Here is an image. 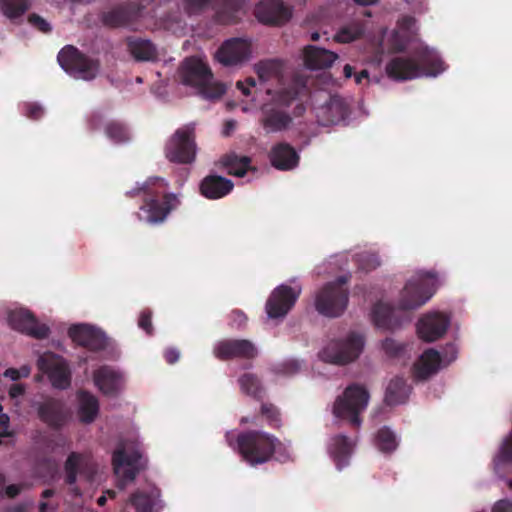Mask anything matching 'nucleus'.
<instances>
[{
  "label": "nucleus",
  "instance_id": "34",
  "mask_svg": "<svg viewBox=\"0 0 512 512\" xmlns=\"http://www.w3.org/2000/svg\"><path fill=\"white\" fill-rule=\"evenodd\" d=\"M394 308L384 302H377L372 309V319L374 324L386 330H393L400 325L398 319L394 316Z\"/></svg>",
  "mask_w": 512,
  "mask_h": 512
},
{
  "label": "nucleus",
  "instance_id": "39",
  "mask_svg": "<svg viewBox=\"0 0 512 512\" xmlns=\"http://www.w3.org/2000/svg\"><path fill=\"white\" fill-rule=\"evenodd\" d=\"M104 132L116 144L125 143L130 139L129 130L126 125L117 120L107 122L104 126Z\"/></svg>",
  "mask_w": 512,
  "mask_h": 512
},
{
  "label": "nucleus",
  "instance_id": "52",
  "mask_svg": "<svg viewBox=\"0 0 512 512\" xmlns=\"http://www.w3.org/2000/svg\"><path fill=\"white\" fill-rule=\"evenodd\" d=\"M382 347L390 356H397L402 350L401 346L391 338H386L382 343Z\"/></svg>",
  "mask_w": 512,
  "mask_h": 512
},
{
  "label": "nucleus",
  "instance_id": "29",
  "mask_svg": "<svg viewBox=\"0 0 512 512\" xmlns=\"http://www.w3.org/2000/svg\"><path fill=\"white\" fill-rule=\"evenodd\" d=\"M78 418L83 424H90L95 421L99 414V401L95 395L86 390L77 392Z\"/></svg>",
  "mask_w": 512,
  "mask_h": 512
},
{
  "label": "nucleus",
  "instance_id": "9",
  "mask_svg": "<svg viewBox=\"0 0 512 512\" xmlns=\"http://www.w3.org/2000/svg\"><path fill=\"white\" fill-rule=\"evenodd\" d=\"M195 124L189 123L178 128L167 140L164 153L173 163L191 164L196 158Z\"/></svg>",
  "mask_w": 512,
  "mask_h": 512
},
{
  "label": "nucleus",
  "instance_id": "44",
  "mask_svg": "<svg viewBox=\"0 0 512 512\" xmlns=\"http://www.w3.org/2000/svg\"><path fill=\"white\" fill-rule=\"evenodd\" d=\"M130 503L138 512H150L153 508L150 496L141 491H136L130 496Z\"/></svg>",
  "mask_w": 512,
  "mask_h": 512
},
{
  "label": "nucleus",
  "instance_id": "17",
  "mask_svg": "<svg viewBox=\"0 0 512 512\" xmlns=\"http://www.w3.org/2000/svg\"><path fill=\"white\" fill-rule=\"evenodd\" d=\"M8 321L14 330L35 339L43 340L50 335V328L46 324L39 323L33 313L27 309L11 311L8 316Z\"/></svg>",
  "mask_w": 512,
  "mask_h": 512
},
{
  "label": "nucleus",
  "instance_id": "51",
  "mask_svg": "<svg viewBox=\"0 0 512 512\" xmlns=\"http://www.w3.org/2000/svg\"><path fill=\"white\" fill-rule=\"evenodd\" d=\"M299 369L300 365L296 360H288L282 363L277 371L284 375H294L299 371Z\"/></svg>",
  "mask_w": 512,
  "mask_h": 512
},
{
  "label": "nucleus",
  "instance_id": "62",
  "mask_svg": "<svg viewBox=\"0 0 512 512\" xmlns=\"http://www.w3.org/2000/svg\"><path fill=\"white\" fill-rule=\"evenodd\" d=\"M5 512H29L28 506L26 504H17L12 507H9L5 510Z\"/></svg>",
  "mask_w": 512,
  "mask_h": 512
},
{
  "label": "nucleus",
  "instance_id": "21",
  "mask_svg": "<svg viewBox=\"0 0 512 512\" xmlns=\"http://www.w3.org/2000/svg\"><path fill=\"white\" fill-rule=\"evenodd\" d=\"M255 15L261 23L283 25L292 17V10L281 0H264L257 5Z\"/></svg>",
  "mask_w": 512,
  "mask_h": 512
},
{
  "label": "nucleus",
  "instance_id": "57",
  "mask_svg": "<svg viewBox=\"0 0 512 512\" xmlns=\"http://www.w3.org/2000/svg\"><path fill=\"white\" fill-rule=\"evenodd\" d=\"M103 116L100 113H94L89 119V128L93 131L98 130L101 127Z\"/></svg>",
  "mask_w": 512,
  "mask_h": 512
},
{
  "label": "nucleus",
  "instance_id": "63",
  "mask_svg": "<svg viewBox=\"0 0 512 512\" xmlns=\"http://www.w3.org/2000/svg\"><path fill=\"white\" fill-rule=\"evenodd\" d=\"M235 126H236V122L234 120L226 121L224 130H223V134L228 136L230 134V132L234 130Z\"/></svg>",
  "mask_w": 512,
  "mask_h": 512
},
{
  "label": "nucleus",
  "instance_id": "14",
  "mask_svg": "<svg viewBox=\"0 0 512 512\" xmlns=\"http://www.w3.org/2000/svg\"><path fill=\"white\" fill-rule=\"evenodd\" d=\"M142 454L139 450L128 453L123 446L117 447L112 454V466L115 475L119 478V487L125 488L127 483L136 479L141 470L139 462Z\"/></svg>",
  "mask_w": 512,
  "mask_h": 512
},
{
  "label": "nucleus",
  "instance_id": "55",
  "mask_svg": "<svg viewBox=\"0 0 512 512\" xmlns=\"http://www.w3.org/2000/svg\"><path fill=\"white\" fill-rule=\"evenodd\" d=\"M492 512H512V501L506 499L497 501L493 506Z\"/></svg>",
  "mask_w": 512,
  "mask_h": 512
},
{
  "label": "nucleus",
  "instance_id": "24",
  "mask_svg": "<svg viewBox=\"0 0 512 512\" xmlns=\"http://www.w3.org/2000/svg\"><path fill=\"white\" fill-rule=\"evenodd\" d=\"M139 15V9L134 4H123L106 12L102 16L105 26L111 28L125 27L130 25Z\"/></svg>",
  "mask_w": 512,
  "mask_h": 512
},
{
  "label": "nucleus",
  "instance_id": "40",
  "mask_svg": "<svg viewBox=\"0 0 512 512\" xmlns=\"http://www.w3.org/2000/svg\"><path fill=\"white\" fill-rule=\"evenodd\" d=\"M28 9V0H0V11L10 20L21 17Z\"/></svg>",
  "mask_w": 512,
  "mask_h": 512
},
{
  "label": "nucleus",
  "instance_id": "46",
  "mask_svg": "<svg viewBox=\"0 0 512 512\" xmlns=\"http://www.w3.org/2000/svg\"><path fill=\"white\" fill-rule=\"evenodd\" d=\"M497 460L504 463L512 461V431L510 432L509 436L504 440Z\"/></svg>",
  "mask_w": 512,
  "mask_h": 512
},
{
  "label": "nucleus",
  "instance_id": "43",
  "mask_svg": "<svg viewBox=\"0 0 512 512\" xmlns=\"http://www.w3.org/2000/svg\"><path fill=\"white\" fill-rule=\"evenodd\" d=\"M261 415L266 419L269 426L279 428L281 426V414L279 409L272 403H262Z\"/></svg>",
  "mask_w": 512,
  "mask_h": 512
},
{
  "label": "nucleus",
  "instance_id": "61",
  "mask_svg": "<svg viewBox=\"0 0 512 512\" xmlns=\"http://www.w3.org/2000/svg\"><path fill=\"white\" fill-rule=\"evenodd\" d=\"M4 376L10 378L13 381L19 380V372L16 368H8L4 372Z\"/></svg>",
  "mask_w": 512,
  "mask_h": 512
},
{
  "label": "nucleus",
  "instance_id": "36",
  "mask_svg": "<svg viewBox=\"0 0 512 512\" xmlns=\"http://www.w3.org/2000/svg\"><path fill=\"white\" fill-rule=\"evenodd\" d=\"M254 69L261 82H280L283 78V63L277 59L262 60L255 64Z\"/></svg>",
  "mask_w": 512,
  "mask_h": 512
},
{
  "label": "nucleus",
  "instance_id": "42",
  "mask_svg": "<svg viewBox=\"0 0 512 512\" xmlns=\"http://www.w3.org/2000/svg\"><path fill=\"white\" fill-rule=\"evenodd\" d=\"M356 263L360 270L370 272L380 266L381 261L376 253L363 252L356 255Z\"/></svg>",
  "mask_w": 512,
  "mask_h": 512
},
{
  "label": "nucleus",
  "instance_id": "47",
  "mask_svg": "<svg viewBox=\"0 0 512 512\" xmlns=\"http://www.w3.org/2000/svg\"><path fill=\"white\" fill-rule=\"evenodd\" d=\"M138 326L143 329L148 335H152L154 328L152 325V313L150 310L145 309L140 313L138 319Z\"/></svg>",
  "mask_w": 512,
  "mask_h": 512
},
{
  "label": "nucleus",
  "instance_id": "27",
  "mask_svg": "<svg viewBox=\"0 0 512 512\" xmlns=\"http://www.w3.org/2000/svg\"><path fill=\"white\" fill-rule=\"evenodd\" d=\"M234 184L230 179L219 175H208L200 183L201 194L207 199H219L233 190Z\"/></svg>",
  "mask_w": 512,
  "mask_h": 512
},
{
  "label": "nucleus",
  "instance_id": "2",
  "mask_svg": "<svg viewBox=\"0 0 512 512\" xmlns=\"http://www.w3.org/2000/svg\"><path fill=\"white\" fill-rule=\"evenodd\" d=\"M266 93L271 96V99L261 106L259 123L267 134L289 129L293 123V117L304 114L305 106L302 103L294 107L293 114L287 111L299 95V88L296 85H289L276 91L268 88Z\"/></svg>",
  "mask_w": 512,
  "mask_h": 512
},
{
  "label": "nucleus",
  "instance_id": "22",
  "mask_svg": "<svg viewBox=\"0 0 512 512\" xmlns=\"http://www.w3.org/2000/svg\"><path fill=\"white\" fill-rule=\"evenodd\" d=\"M39 419L53 429L61 428L67 420L65 404L62 400L48 398L37 406Z\"/></svg>",
  "mask_w": 512,
  "mask_h": 512
},
{
  "label": "nucleus",
  "instance_id": "3",
  "mask_svg": "<svg viewBox=\"0 0 512 512\" xmlns=\"http://www.w3.org/2000/svg\"><path fill=\"white\" fill-rule=\"evenodd\" d=\"M444 62L437 56L423 53L418 60L408 57H394L386 65L389 78L405 81L421 76H437L444 71Z\"/></svg>",
  "mask_w": 512,
  "mask_h": 512
},
{
  "label": "nucleus",
  "instance_id": "30",
  "mask_svg": "<svg viewBox=\"0 0 512 512\" xmlns=\"http://www.w3.org/2000/svg\"><path fill=\"white\" fill-rule=\"evenodd\" d=\"M441 356L435 349H427L414 365V374L417 379L425 380L435 374L440 366Z\"/></svg>",
  "mask_w": 512,
  "mask_h": 512
},
{
  "label": "nucleus",
  "instance_id": "18",
  "mask_svg": "<svg viewBox=\"0 0 512 512\" xmlns=\"http://www.w3.org/2000/svg\"><path fill=\"white\" fill-rule=\"evenodd\" d=\"M68 335L75 344L92 352H99L107 347L105 334L88 324L72 325L68 329Z\"/></svg>",
  "mask_w": 512,
  "mask_h": 512
},
{
  "label": "nucleus",
  "instance_id": "19",
  "mask_svg": "<svg viewBox=\"0 0 512 512\" xmlns=\"http://www.w3.org/2000/svg\"><path fill=\"white\" fill-rule=\"evenodd\" d=\"M251 53L250 43L241 38H231L222 43L215 57L224 66H234L248 60Z\"/></svg>",
  "mask_w": 512,
  "mask_h": 512
},
{
  "label": "nucleus",
  "instance_id": "38",
  "mask_svg": "<svg viewBox=\"0 0 512 512\" xmlns=\"http://www.w3.org/2000/svg\"><path fill=\"white\" fill-rule=\"evenodd\" d=\"M240 389L243 393L260 401L265 395V389L260 378L253 373H244L238 379Z\"/></svg>",
  "mask_w": 512,
  "mask_h": 512
},
{
  "label": "nucleus",
  "instance_id": "4",
  "mask_svg": "<svg viewBox=\"0 0 512 512\" xmlns=\"http://www.w3.org/2000/svg\"><path fill=\"white\" fill-rule=\"evenodd\" d=\"M179 75L183 84L198 88L205 98H220L226 91L223 84L213 82L210 67L197 57L186 58L179 68Z\"/></svg>",
  "mask_w": 512,
  "mask_h": 512
},
{
  "label": "nucleus",
  "instance_id": "13",
  "mask_svg": "<svg viewBox=\"0 0 512 512\" xmlns=\"http://www.w3.org/2000/svg\"><path fill=\"white\" fill-rule=\"evenodd\" d=\"M37 366L47 375L54 388L63 390L70 386L71 371L63 357L53 352H45L38 358Z\"/></svg>",
  "mask_w": 512,
  "mask_h": 512
},
{
  "label": "nucleus",
  "instance_id": "5",
  "mask_svg": "<svg viewBox=\"0 0 512 512\" xmlns=\"http://www.w3.org/2000/svg\"><path fill=\"white\" fill-rule=\"evenodd\" d=\"M279 443L273 435L256 430L239 433L236 437L239 454L252 466L268 462Z\"/></svg>",
  "mask_w": 512,
  "mask_h": 512
},
{
  "label": "nucleus",
  "instance_id": "45",
  "mask_svg": "<svg viewBox=\"0 0 512 512\" xmlns=\"http://www.w3.org/2000/svg\"><path fill=\"white\" fill-rule=\"evenodd\" d=\"M213 0H184V10L188 15L202 13Z\"/></svg>",
  "mask_w": 512,
  "mask_h": 512
},
{
  "label": "nucleus",
  "instance_id": "28",
  "mask_svg": "<svg viewBox=\"0 0 512 512\" xmlns=\"http://www.w3.org/2000/svg\"><path fill=\"white\" fill-rule=\"evenodd\" d=\"M323 125H335L344 121L349 113V105L346 101L338 96H331L329 101L322 107Z\"/></svg>",
  "mask_w": 512,
  "mask_h": 512
},
{
  "label": "nucleus",
  "instance_id": "16",
  "mask_svg": "<svg viewBox=\"0 0 512 512\" xmlns=\"http://www.w3.org/2000/svg\"><path fill=\"white\" fill-rule=\"evenodd\" d=\"M301 294L300 287L279 285L270 294L266 302V312L270 318L284 317L295 305Z\"/></svg>",
  "mask_w": 512,
  "mask_h": 512
},
{
  "label": "nucleus",
  "instance_id": "1",
  "mask_svg": "<svg viewBox=\"0 0 512 512\" xmlns=\"http://www.w3.org/2000/svg\"><path fill=\"white\" fill-rule=\"evenodd\" d=\"M167 182L160 177H151L142 185L126 192L128 197L143 194V204L136 213L140 221L151 225L163 223L167 216L180 205L174 193H167Z\"/></svg>",
  "mask_w": 512,
  "mask_h": 512
},
{
  "label": "nucleus",
  "instance_id": "8",
  "mask_svg": "<svg viewBox=\"0 0 512 512\" xmlns=\"http://www.w3.org/2000/svg\"><path fill=\"white\" fill-rule=\"evenodd\" d=\"M436 291V277L431 272H420L408 280L403 288L399 309L412 310L425 304Z\"/></svg>",
  "mask_w": 512,
  "mask_h": 512
},
{
  "label": "nucleus",
  "instance_id": "50",
  "mask_svg": "<svg viewBox=\"0 0 512 512\" xmlns=\"http://www.w3.org/2000/svg\"><path fill=\"white\" fill-rule=\"evenodd\" d=\"M24 113L29 119L38 120L43 116L44 110L37 103H26L24 105Z\"/></svg>",
  "mask_w": 512,
  "mask_h": 512
},
{
  "label": "nucleus",
  "instance_id": "15",
  "mask_svg": "<svg viewBox=\"0 0 512 512\" xmlns=\"http://www.w3.org/2000/svg\"><path fill=\"white\" fill-rule=\"evenodd\" d=\"M95 472L90 457L84 453L71 452L64 462V482L70 486V492L75 496L81 495V490L75 485L78 475L91 480Z\"/></svg>",
  "mask_w": 512,
  "mask_h": 512
},
{
  "label": "nucleus",
  "instance_id": "12",
  "mask_svg": "<svg viewBox=\"0 0 512 512\" xmlns=\"http://www.w3.org/2000/svg\"><path fill=\"white\" fill-rule=\"evenodd\" d=\"M213 355L220 361H253L258 356L256 345L248 339L228 338L218 341L213 347ZM251 367V363L244 368Z\"/></svg>",
  "mask_w": 512,
  "mask_h": 512
},
{
  "label": "nucleus",
  "instance_id": "59",
  "mask_svg": "<svg viewBox=\"0 0 512 512\" xmlns=\"http://www.w3.org/2000/svg\"><path fill=\"white\" fill-rule=\"evenodd\" d=\"M21 490H22V485L10 484L5 488V493H6L7 497L15 498L16 496H18L20 494Z\"/></svg>",
  "mask_w": 512,
  "mask_h": 512
},
{
  "label": "nucleus",
  "instance_id": "56",
  "mask_svg": "<svg viewBox=\"0 0 512 512\" xmlns=\"http://www.w3.org/2000/svg\"><path fill=\"white\" fill-rule=\"evenodd\" d=\"M24 393H25V386L20 383L12 384L9 389V396L13 399L23 396Z\"/></svg>",
  "mask_w": 512,
  "mask_h": 512
},
{
  "label": "nucleus",
  "instance_id": "41",
  "mask_svg": "<svg viewBox=\"0 0 512 512\" xmlns=\"http://www.w3.org/2000/svg\"><path fill=\"white\" fill-rule=\"evenodd\" d=\"M375 443L377 448L383 453H392L398 446L396 435L386 426L378 430Z\"/></svg>",
  "mask_w": 512,
  "mask_h": 512
},
{
  "label": "nucleus",
  "instance_id": "60",
  "mask_svg": "<svg viewBox=\"0 0 512 512\" xmlns=\"http://www.w3.org/2000/svg\"><path fill=\"white\" fill-rule=\"evenodd\" d=\"M38 509L40 512H54L57 509V506L41 501L38 505Z\"/></svg>",
  "mask_w": 512,
  "mask_h": 512
},
{
  "label": "nucleus",
  "instance_id": "37",
  "mask_svg": "<svg viewBox=\"0 0 512 512\" xmlns=\"http://www.w3.org/2000/svg\"><path fill=\"white\" fill-rule=\"evenodd\" d=\"M221 163L227 169L228 174L243 177L250 169L251 158L230 153L221 158Z\"/></svg>",
  "mask_w": 512,
  "mask_h": 512
},
{
  "label": "nucleus",
  "instance_id": "49",
  "mask_svg": "<svg viewBox=\"0 0 512 512\" xmlns=\"http://www.w3.org/2000/svg\"><path fill=\"white\" fill-rule=\"evenodd\" d=\"M247 316L241 310H233L230 314V327L241 330L246 326Z\"/></svg>",
  "mask_w": 512,
  "mask_h": 512
},
{
  "label": "nucleus",
  "instance_id": "33",
  "mask_svg": "<svg viewBox=\"0 0 512 512\" xmlns=\"http://www.w3.org/2000/svg\"><path fill=\"white\" fill-rule=\"evenodd\" d=\"M411 387L407 384L406 380L402 377H395L390 380L384 401L389 406L403 404L407 401Z\"/></svg>",
  "mask_w": 512,
  "mask_h": 512
},
{
  "label": "nucleus",
  "instance_id": "31",
  "mask_svg": "<svg viewBox=\"0 0 512 512\" xmlns=\"http://www.w3.org/2000/svg\"><path fill=\"white\" fill-rule=\"evenodd\" d=\"M352 448L351 441L345 435H336L331 439L329 453L339 470L348 465Z\"/></svg>",
  "mask_w": 512,
  "mask_h": 512
},
{
  "label": "nucleus",
  "instance_id": "25",
  "mask_svg": "<svg viewBox=\"0 0 512 512\" xmlns=\"http://www.w3.org/2000/svg\"><path fill=\"white\" fill-rule=\"evenodd\" d=\"M303 54L305 66L310 70L329 68L338 58L336 53L314 45L306 46Z\"/></svg>",
  "mask_w": 512,
  "mask_h": 512
},
{
  "label": "nucleus",
  "instance_id": "32",
  "mask_svg": "<svg viewBox=\"0 0 512 512\" xmlns=\"http://www.w3.org/2000/svg\"><path fill=\"white\" fill-rule=\"evenodd\" d=\"M128 51L137 61H151L157 58V50L154 44L140 37H128L126 39Z\"/></svg>",
  "mask_w": 512,
  "mask_h": 512
},
{
  "label": "nucleus",
  "instance_id": "7",
  "mask_svg": "<svg viewBox=\"0 0 512 512\" xmlns=\"http://www.w3.org/2000/svg\"><path fill=\"white\" fill-rule=\"evenodd\" d=\"M347 281V277L340 276L317 292L315 308L321 315L334 318L345 311L348 304V290L344 286Z\"/></svg>",
  "mask_w": 512,
  "mask_h": 512
},
{
  "label": "nucleus",
  "instance_id": "26",
  "mask_svg": "<svg viewBox=\"0 0 512 512\" xmlns=\"http://www.w3.org/2000/svg\"><path fill=\"white\" fill-rule=\"evenodd\" d=\"M93 381L105 395H115L121 384V375L110 366L104 365L93 372Z\"/></svg>",
  "mask_w": 512,
  "mask_h": 512
},
{
  "label": "nucleus",
  "instance_id": "48",
  "mask_svg": "<svg viewBox=\"0 0 512 512\" xmlns=\"http://www.w3.org/2000/svg\"><path fill=\"white\" fill-rule=\"evenodd\" d=\"M28 22L43 33H49L52 30L51 25L36 13H32L28 16Z\"/></svg>",
  "mask_w": 512,
  "mask_h": 512
},
{
  "label": "nucleus",
  "instance_id": "64",
  "mask_svg": "<svg viewBox=\"0 0 512 512\" xmlns=\"http://www.w3.org/2000/svg\"><path fill=\"white\" fill-rule=\"evenodd\" d=\"M369 73L366 69L361 70L359 73L355 74V82L357 84H361L363 79H368Z\"/></svg>",
  "mask_w": 512,
  "mask_h": 512
},
{
  "label": "nucleus",
  "instance_id": "6",
  "mask_svg": "<svg viewBox=\"0 0 512 512\" xmlns=\"http://www.w3.org/2000/svg\"><path fill=\"white\" fill-rule=\"evenodd\" d=\"M369 392L359 384H351L338 396L333 405V415L336 418L349 421L358 428L361 425L360 414L366 409L369 402Z\"/></svg>",
  "mask_w": 512,
  "mask_h": 512
},
{
  "label": "nucleus",
  "instance_id": "23",
  "mask_svg": "<svg viewBox=\"0 0 512 512\" xmlns=\"http://www.w3.org/2000/svg\"><path fill=\"white\" fill-rule=\"evenodd\" d=\"M271 165L281 171L294 169L299 163V155L288 143L282 142L274 145L270 151Z\"/></svg>",
  "mask_w": 512,
  "mask_h": 512
},
{
  "label": "nucleus",
  "instance_id": "58",
  "mask_svg": "<svg viewBox=\"0 0 512 512\" xmlns=\"http://www.w3.org/2000/svg\"><path fill=\"white\" fill-rule=\"evenodd\" d=\"M164 358H165L167 363L174 364L179 359V352H178V350H176L174 348L167 349L164 352Z\"/></svg>",
  "mask_w": 512,
  "mask_h": 512
},
{
  "label": "nucleus",
  "instance_id": "20",
  "mask_svg": "<svg viewBox=\"0 0 512 512\" xmlns=\"http://www.w3.org/2000/svg\"><path fill=\"white\" fill-rule=\"evenodd\" d=\"M449 324L447 315L440 312L428 313L418 321L417 333L425 342H433L446 333Z\"/></svg>",
  "mask_w": 512,
  "mask_h": 512
},
{
  "label": "nucleus",
  "instance_id": "53",
  "mask_svg": "<svg viewBox=\"0 0 512 512\" xmlns=\"http://www.w3.org/2000/svg\"><path fill=\"white\" fill-rule=\"evenodd\" d=\"M10 419L7 414L0 415V436L11 437L13 432L9 430Z\"/></svg>",
  "mask_w": 512,
  "mask_h": 512
},
{
  "label": "nucleus",
  "instance_id": "10",
  "mask_svg": "<svg viewBox=\"0 0 512 512\" xmlns=\"http://www.w3.org/2000/svg\"><path fill=\"white\" fill-rule=\"evenodd\" d=\"M57 60L67 73L83 80L94 79L100 69L98 60L86 56L72 45L62 48L58 53Z\"/></svg>",
  "mask_w": 512,
  "mask_h": 512
},
{
  "label": "nucleus",
  "instance_id": "11",
  "mask_svg": "<svg viewBox=\"0 0 512 512\" xmlns=\"http://www.w3.org/2000/svg\"><path fill=\"white\" fill-rule=\"evenodd\" d=\"M363 347V337L360 334L351 332L343 340L331 341L323 348L319 356L324 362L345 365L356 360Z\"/></svg>",
  "mask_w": 512,
  "mask_h": 512
},
{
  "label": "nucleus",
  "instance_id": "54",
  "mask_svg": "<svg viewBox=\"0 0 512 512\" xmlns=\"http://www.w3.org/2000/svg\"><path fill=\"white\" fill-rule=\"evenodd\" d=\"M256 85V80L252 77H248L245 80V83L242 81H238L236 86L245 96L250 95L249 87H254Z\"/></svg>",
  "mask_w": 512,
  "mask_h": 512
},
{
  "label": "nucleus",
  "instance_id": "35",
  "mask_svg": "<svg viewBox=\"0 0 512 512\" xmlns=\"http://www.w3.org/2000/svg\"><path fill=\"white\" fill-rule=\"evenodd\" d=\"M366 31L365 22L361 19H353L338 29L334 35V40L338 43H351L361 39Z\"/></svg>",
  "mask_w": 512,
  "mask_h": 512
}]
</instances>
